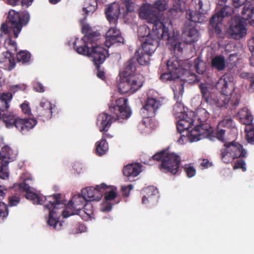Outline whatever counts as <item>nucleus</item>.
Segmentation results:
<instances>
[{
    "label": "nucleus",
    "instance_id": "1",
    "mask_svg": "<svg viewBox=\"0 0 254 254\" xmlns=\"http://www.w3.org/2000/svg\"><path fill=\"white\" fill-rule=\"evenodd\" d=\"M190 116L188 114L184 113L182 118L178 122L177 128L182 134L179 141L184 137H187L190 142H193L210 135L212 128L207 123L209 114L205 109H198L195 113H190Z\"/></svg>",
    "mask_w": 254,
    "mask_h": 254
},
{
    "label": "nucleus",
    "instance_id": "2",
    "mask_svg": "<svg viewBox=\"0 0 254 254\" xmlns=\"http://www.w3.org/2000/svg\"><path fill=\"white\" fill-rule=\"evenodd\" d=\"M81 31L84 35L80 40H75L73 47L79 54L91 58L96 67H99L108 56V51L98 44L101 35L88 24L83 25Z\"/></svg>",
    "mask_w": 254,
    "mask_h": 254
},
{
    "label": "nucleus",
    "instance_id": "3",
    "mask_svg": "<svg viewBox=\"0 0 254 254\" xmlns=\"http://www.w3.org/2000/svg\"><path fill=\"white\" fill-rule=\"evenodd\" d=\"M140 18L146 20L148 23H152L154 32L161 31V37L168 40L169 50L176 56L182 54L183 51L184 44L180 40L179 34L174 31H170L164 23L160 19V13L154 9L150 4H143L139 10Z\"/></svg>",
    "mask_w": 254,
    "mask_h": 254
},
{
    "label": "nucleus",
    "instance_id": "4",
    "mask_svg": "<svg viewBox=\"0 0 254 254\" xmlns=\"http://www.w3.org/2000/svg\"><path fill=\"white\" fill-rule=\"evenodd\" d=\"M25 196L26 198L33 200V203L37 202L43 205L44 210L47 209L49 211V219L47 223L56 230H60L62 228V224L59 221L61 215L64 218H66L74 214V213H70L68 210H61V209L64 207V204L61 202L60 193L41 196L30 191L27 192Z\"/></svg>",
    "mask_w": 254,
    "mask_h": 254
},
{
    "label": "nucleus",
    "instance_id": "5",
    "mask_svg": "<svg viewBox=\"0 0 254 254\" xmlns=\"http://www.w3.org/2000/svg\"><path fill=\"white\" fill-rule=\"evenodd\" d=\"M190 8L186 11V22L183 31V36L187 44L194 43L198 40V31L195 24L205 20L204 15L210 9V5L206 0H192Z\"/></svg>",
    "mask_w": 254,
    "mask_h": 254
},
{
    "label": "nucleus",
    "instance_id": "6",
    "mask_svg": "<svg viewBox=\"0 0 254 254\" xmlns=\"http://www.w3.org/2000/svg\"><path fill=\"white\" fill-rule=\"evenodd\" d=\"M233 81V77L231 73L223 74L216 84V87L220 93L211 95L210 102L207 104L218 108L235 109L239 104L241 95L237 93H232L234 90Z\"/></svg>",
    "mask_w": 254,
    "mask_h": 254
},
{
    "label": "nucleus",
    "instance_id": "7",
    "mask_svg": "<svg viewBox=\"0 0 254 254\" xmlns=\"http://www.w3.org/2000/svg\"><path fill=\"white\" fill-rule=\"evenodd\" d=\"M127 99L124 97L110 101L108 106L111 115L102 113L97 117L96 125L100 131L106 132L113 122L120 119H127L130 117L131 111L127 106Z\"/></svg>",
    "mask_w": 254,
    "mask_h": 254
},
{
    "label": "nucleus",
    "instance_id": "8",
    "mask_svg": "<svg viewBox=\"0 0 254 254\" xmlns=\"http://www.w3.org/2000/svg\"><path fill=\"white\" fill-rule=\"evenodd\" d=\"M137 63L135 58L127 61L119 73L120 79L118 84L119 92L121 94H133L143 85V76L136 72Z\"/></svg>",
    "mask_w": 254,
    "mask_h": 254
},
{
    "label": "nucleus",
    "instance_id": "9",
    "mask_svg": "<svg viewBox=\"0 0 254 254\" xmlns=\"http://www.w3.org/2000/svg\"><path fill=\"white\" fill-rule=\"evenodd\" d=\"M161 162L158 168L164 173L175 175L179 172L181 163V158L178 154L163 150L156 152L152 158L143 162L147 165H152L153 161Z\"/></svg>",
    "mask_w": 254,
    "mask_h": 254
},
{
    "label": "nucleus",
    "instance_id": "10",
    "mask_svg": "<svg viewBox=\"0 0 254 254\" xmlns=\"http://www.w3.org/2000/svg\"><path fill=\"white\" fill-rule=\"evenodd\" d=\"M7 19L14 38H17L22 27L29 22L30 15L27 11H23L20 13L14 10L10 9L8 12Z\"/></svg>",
    "mask_w": 254,
    "mask_h": 254
},
{
    "label": "nucleus",
    "instance_id": "11",
    "mask_svg": "<svg viewBox=\"0 0 254 254\" xmlns=\"http://www.w3.org/2000/svg\"><path fill=\"white\" fill-rule=\"evenodd\" d=\"M225 148L221 150V159L225 163H229L236 158H243L247 156V151L241 144L231 142L224 144Z\"/></svg>",
    "mask_w": 254,
    "mask_h": 254
},
{
    "label": "nucleus",
    "instance_id": "12",
    "mask_svg": "<svg viewBox=\"0 0 254 254\" xmlns=\"http://www.w3.org/2000/svg\"><path fill=\"white\" fill-rule=\"evenodd\" d=\"M233 12L234 9L231 6L225 5L214 14L209 21L208 27L210 34L220 36L222 29L219 25L221 24L223 18L231 15Z\"/></svg>",
    "mask_w": 254,
    "mask_h": 254
},
{
    "label": "nucleus",
    "instance_id": "13",
    "mask_svg": "<svg viewBox=\"0 0 254 254\" xmlns=\"http://www.w3.org/2000/svg\"><path fill=\"white\" fill-rule=\"evenodd\" d=\"M240 122L246 125L245 131L249 143L254 144V125L252 123L254 119L251 111L247 107L241 109L238 113Z\"/></svg>",
    "mask_w": 254,
    "mask_h": 254
},
{
    "label": "nucleus",
    "instance_id": "14",
    "mask_svg": "<svg viewBox=\"0 0 254 254\" xmlns=\"http://www.w3.org/2000/svg\"><path fill=\"white\" fill-rule=\"evenodd\" d=\"M157 32H154V30H152L147 36L142 37V50L145 53L151 55L159 46V41L161 39L163 40L161 37V31L157 30ZM165 40L168 41L167 39ZM168 47L169 49V47Z\"/></svg>",
    "mask_w": 254,
    "mask_h": 254
},
{
    "label": "nucleus",
    "instance_id": "15",
    "mask_svg": "<svg viewBox=\"0 0 254 254\" xmlns=\"http://www.w3.org/2000/svg\"><path fill=\"white\" fill-rule=\"evenodd\" d=\"M246 21L243 18V16H235L231 20L229 31L234 39H239L246 35L247 29L245 27Z\"/></svg>",
    "mask_w": 254,
    "mask_h": 254
},
{
    "label": "nucleus",
    "instance_id": "16",
    "mask_svg": "<svg viewBox=\"0 0 254 254\" xmlns=\"http://www.w3.org/2000/svg\"><path fill=\"white\" fill-rule=\"evenodd\" d=\"M183 61H179L177 57H173L167 62L168 70L174 72V74H177L179 77L181 75H190L194 78V80H197V76L195 73L191 72L190 70L183 67Z\"/></svg>",
    "mask_w": 254,
    "mask_h": 254
},
{
    "label": "nucleus",
    "instance_id": "17",
    "mask_svg": "<svg viewBox=\"0 0 254 254\" xmlns=\"http://www.w3.org/2000/svg\"><path fill=\"white\" fill-rule=\"evenodd\" d=\"M108 189V186L102 183L96 186V188L92 187L86 188L82 190L81 193L84 196H86L87 201H99L101 199L104 191Z\"/></svg>",
    "mask_w": 254,
    "mask_h": 254
},
{
    "label": "nucleus",
    "instance_id": "18",
    "mask_svg": "<svg viewBox=\"0 0 254 254\" xmlns=\"http://www.w3.org/2000/svg\"><path fill=\"white\" fill-rule=\"evenodd\" d=\"M161 106L160 99L148 97L142 108L144 117L150 118L154 116L158 109Z\"/></svg>",
    "mask_w": 254,
    "mask_h": 254
},
{
    "label": "nucleus",
    "instance_id": "19",
    "mask_svg": "<svg viewBox=\"0 0 254 254\" xmlns=\"http://www.w3.org/2000/svg\"><path fill=\"white\" fill-rule=\"evenodd\" d=\"M124 38L121 35V32L116 26L109 28L106 34V46L110 47L116 43H123Z\"/></svg>",
    "mask_w": 254,
    "mask_h": 254
},
{
    "label": "nucleus",
    "instance_id": "20",
    "mask_svg": "<svg viewBox=\"0 0 254 254\" xmlns=\"http://www.w3.org/2000/svg\"><path fill=\"white\" fill-rule=\"evenodd\" d=\"M37 123V120L33 118H18L15 125V127L22 134H25L32 129Z\"/></svg>",
    "mask_w": 254,
    "mask_h": 254
},
{
    "label": "nucleus",
    "instance_id": "21",
    "mask_svg": "<svg viewBox=\"0 0 254 254\" xmlns=\"http://www.w3.org/2000/svg\"><path fill=\"white\" fill-rule=\"evenodd\" d=\"M141 172V165L140 163H132L125 166L123 169V173L130 182L137 177Z\"/></svg>",
    "mask_w": 254,
    "mask_h": 254
},
{
    "label": "nucleus",
    "instance_id": "22",
    "mask_svg": "<svg viewBox=\"0 0 254 254\" xmlns=\"http://www.w3.org/2000/svg\"><path fill=\"white\" fill-rule=\"evenodd\" d=\"M86 197L83 196L82 194L75 195L73 196L72 199L68 202L67 205L70 208L79 210L81 209H86L87 207H91L90 204L86 203Z\"/></svg>",
    "mask_w": 254,
    "mask_h": 254
},
{
    "label": "nucleus",
    "instance_id": "23",
    "mask_svg": "<svg viewBox=\"0 0 254 254\" xmlns=\"http://www.w3.org/2000/svg\"><path fill=\"white\" fill-rule=\"evenodd\" d=\"M15 60L13 55L3 52L0 55V67L11 71L15 67Z\"/></svg>",
    "mask_w": 254,
    "mask_h": 254
},
{
    "label": "nucleus",
    "instance_id": "24",
    "mask_svg": "<svg viewBox=\"0 0 254 254\" xmlns=\"http://www.w3.org/2000/svg\"><path fill=\"white\" fill-rule=\"evenodd\" d=\"M120 13V7L118 5L112 4L110 5L105 11V14L110 24L116 25Z\"/></svg>",
    "mask_w": 254,
    "mask_h": 254
},
{
    "label": "nucleus",
    "instance_id": "25",
    "mask_svg": "<svg viewBox=\"0 0 254 254\" xmlns=\"http://www.w3.org/2000/svg\"><path fill=\"white\" fill-rule=\"evenodd\" d=\"M243 18L245 21L251 20L249 23L254 26V6L253 3L247 2L242 11Z\"/></svg>",
    "mask_w": 254,
    "mask_h": 254
},
{
    "label": "nucleus",
    "instance_id": "26",
    "mask_svg": "<svg viewBox=\"0 0 254 254\" xmlns=\"http://www.w3.org/2000/svg\"><path fill=\"white\" fill-rule=\"evenodd\" d=\"M12 98V95L10 93H4L0 95V118L2 112L6 111L9 107V103Z\"/></svg>",
    "mask_w": 254,
    "mask_h": 254
},
{
    "label": "nucleus",
    "instance_id": "27",
    "mask_svg": "<svg viewBox=\"0 0 254 254\" xmlns=\"http://www.w3.org/2000/svg\"><path fill=\"white\" fill-rule=\"evenodd\" d=\"M17 117L13 113H3L1 116L0 119H2L3 122L5 123V126L7 127H15L16 122L18 120Z\"/></svg>",
    "mask_w": 254,
    "mask_h": 254
},
{
    "label": "nucleus",
    "instance_id": "28",
    "mask_svg": "<svg viewBox=\"0 0 254 254\" xmlns=\"http://www.w3.org/2000/svg\"><path fill=\"white\" fill-rule=\"evenodd\" d=\"M211 66L218 71H222L225 68L226 62L223 56H216L211 60Z\"/></svg>",
    "mask_w": 254,
    "mask_h": 254
},
{
    "label": "nucleus",
    "instance_id": "29",
    "mask_svg": "<svg viewBox=\"0 0 254 254\" xmlns=\"http://www.w3.org/2000/svg\"><path fill=\"white\" fill-rule=\"evenodd\" d=\"M97 5L96 0H85L83 11L86 15L92 14L97 9Z\"/></svg>",
    "mask_w": 254,
    "mask_h": 254
},
{
    "label": "nucleus",
    "instance_id": "30",
    "mask_svg": "<svg viewBox=\"0 0 254 254\" xmlns=\"http://www.w3.org/2000/svg\"><path fill=\"white\" fill-rule=\"evenodd\" d=\"M136 61L141 65L147 64L149 61L151 55L145 53L142 49H139L135 52Z\"/></svg>",
    "mask_w": 254,
    "mask_h": 254
},
{
    "label": "nucleus",
    "instance_id": "31",
    "mask_svg": "<svg viewBox=\"0 0 254 254\" xmlns=\"http://www.w3.org/2000/svg\"><path fill=\"white\" fill-rule=\"evenodd\" d=\"M108 143L104 139H101L96 143V154L98 156L105 154L108 150Z\"/></svg>",
    "mask_w": 254,
    "mask_h": 254
},
{
    "label": "nucleus",
    "instance_id": "32",
    "mask_svg": "<svg viewBox=\"0 0 254 254\" xmlns=\"http://www.w3.org/2000/svg\"><path fill=\"white\" fill-rule=\"evenodd\" d=\"M5 47L7 51L4 53H9L10 55H14V53L17 51V45L16 42L12 40L11 37H9L5 42Z\"/></svg>",
    "mask_w": 254,
    "mask_h": 254
},
{
    "label": "nucleus",
    "instance_id": "33",
    "mask_svg": "<svg viewBox=\"0 0 254 254\" xmlns=\"http://www.w3.org/2000/svg\"><path fill=\"white\" fill-rule=\"evenodd\" d=\"M38 118L43 121L51 119L52 116V111L38 107L37 110Z\"/></svg>",
    "mask_w": 254,
    "mask_h": 254
},
{
    "label": "nucleus",
    "instance_id": "34",
    "mask_svg": "<svg viewBox=\"0 0 254 254\" xmlns=\"http://www.w3.org/2000/svg\"><path fill=\"white\" fill-rule=\"evenodd\" d=\"M16 59L18 62L27 64L30 62L31 54L26 50H22L17 53Z\"/></svg>",
    "mask_w": 254,
    "mask_h": 254
},
{
    "label": "nucleus",
    "instance_id": "35",
    "mask_svg": "<svg viewBox=\"0 0 254 254\" xmlns=\"http://www.w3.org/2000/svg\"><path fill=\"white\" fill-rule=\"evenodd\" d=\"M152 6L154 9L159 12L160 18L162 16L161 12L167 9L168 3L166 0H156Z\"/></svg>",
    "mask_w": 254,
    "mask_h": 254
},
{
    "label": "nucleus",
    "instance_id": "36",
    "mask_svg": "<svg viewBox=\"0 0 254 254\" xmlns=\"http://www.w3.org/2000/svg\"><path fill=\"white\" fill-rule=\"evenodd\" d=\"M199 87L203 99L206 103H208V102H210L211 95H213V94L210 93L208 90L207 85L205 84L200 83L199 85Z\"/></svg>",
    "mask_w": 254,
    "mask_h": 254
},
{
    "label": "nucleus",
    "instance_id": "37",
    "mask_svg": "<svg viewBox=\"0 0 254 254\" xmlns=\"http://www.w3.org/2000/svg\"><path fill=\"white\" fill-rule=\"evenodd\" d=\"M240 77L250 81L249 90L251 92H253L254 91V74L251 72H243L241 73Z\"/></svg>",
    "mask_w": 254,
    "mask_h": 254
},
{
    "label": "nucleus",
    "instance_id": "38",
    "mask_svg": "<svg viewBox=\"0 0 254 254\" xmlns=\"http://www.w3.org/2000/svg\"><path fill=\"white\" fill-rule=\"evenodd\" d=\"M180 78L177 74L168 70L167 72L161 73L160 79L163 82L172 81Z\"/></svg>",
    "mask_w": 254,
    "mask_h": 254
},
{
    "label": "nucleus",
    "instance_id": "39",
    "mask_svg": "<svg viewBox=\"0 0 254 254\" xmlns=\"http://www.w3.org/2000/svg\"><path fill=\"white\" fill-rule=\"evenodd\" d=\"M193 69L199 74H202L205 70V64L199 58H197L194 61Z\"/></svg>",
    "mask_w": 254,
    "mask_h": 254
},
{
    "label": "nucleus",
    "instance_id": "40",
    "mask_svg": "<svg viewBox=\"0 0 254 254\" xmlns=\"http://www.w3.org/2000/svg\"><path fill=\"white\" fill-rule=\"evenodd\" d=\"M219 126L229 128L234 127V124L232 117L230 115L225 116L223 119L219 123Z\"/></svg>",
    "mask_w": 254,
    "mask_h": 254
},
{
    "label": "nucleus",
    "instance_id": "41",
    "mask_svg": "<svg viewBox=\"0 0 254 254\" xmlns=\"http://www.w3.org/2000/svg\"><path fill=\"white\" fill-rule=\"evenodd\" d=\"M9 154L6 151L5 148H2L0 152V168L4 164L8 165L9 159Z\"/></svg>",
    "mask_w": 254,
    "mask_h": 254
},
{
    "label": "nucleus",
    "instance_id": "42",
    "mask_svg": "<svg viewBox=\"0 0 254 254\" xmlns=\"http://www.w3.org/2000/svg\"><path fill=\"white\" fill-rule=\"evenodd\" d=\"M173 7L169 9V12L173 14L182 11L180 0H174Z\"/></svg>",
    "mask_w": 254,
    "mask_h": 254
},
{
    "label": "nucleus",
    "instance_id": "43",
    "mask_svg": "<svg viewBox=\"0 0 254 254\" xmlns=\"http://www.w3.org/2000/svg\"><path fill=\"white\" fill-rule=\"evenodd\" d=\"M8 200L9 206H15L20 202V198L18 195H11L8 196Z\"/></svg>",
    "mask_w": 254,
    "mask_h": 254
},
{
    "label": "nucleus",
    "instance_id": "44",
    "mask_svg": "<svg viewBox=\"0 0 254 254\" xmlns=\"http://www.w3.org/2000/svg\"><path fill=\"white\" fill-rule=\"evenodd\" d=\"M8 214V207L6 204L0 202V218H4Z\"/></svg>",
    "mask_w": 254,
    "mask_h": 254
},
{
    "label": "nucleus",
    "instance_id": "45",
    "mask_svg": "<svg viewBox=\"0 0 254 254\" xmlns=\"http://www.w3.org/2000/svg\"><path fill=\"white\" fill-rule=\"evenodd\" d=\"M135 1V0H123V3L126 6L128 12L133 11Z\"/></svg>",
    "mask_w": 254,
    "mask_h": 254
},
{
    "label": "nucleus",
    "instance_id": "46",
    "mask_svg": "<svg viewBox=\"0 0 254 254\" xmlns=\"http://www.w3.org/2000/svg\"><path fill=\"white\" fill-rule=\"evenodd\" d=\"M135 1V0H123V3L126 6L128 12L133 11Z\"/></svg>",
    "mask_w": 254,
    "mask_h": 254
},
{
    "label": "nucleus",
    "instance_id": "47",
    "mask_svg": "<svg viewBox=\"0 0 254 254\" xmlns=\"http://www.w3.org/2000/svg\"><path fill=\"white\" fill-rule=\"evenodd\" d=\"M184 171L189 178L193 177L196 173L195 169L192 166L186 165L184 167Z\"/></svg>",
    "mask_w": 254,
    "mask_h": 254
},
{
    "label": "nucleus",
    "instance_id": "48",
    "mask_svg": "<svg viewBox=\"0 0 254 254\" xmlns=\"http://www.w3.org/2000/svg\"><path fill=\"white\" fill-rule=\"evenodd\" d=\"M106 190L103 192L105 194L104 198L106 200H112L116 197L117 193L114 190H111L109 192H106Z\"/></svg>",
    "mask_w": 254,
    "mask_h": 254
},
{
    "label": "nucleus",
    "instance_id": "49",
    "mask_svg": "<svg viewBox=\"0 0 254 254\" xmlns=\"http://www.w3.org/2000/svg\"><path fill=\"white\" fill-rule=\"evenodd\" d=\"M8 165L4 164V166H2L0 168V178L2 179H5L8 177Z\"/></svg>",
    "mask_w": 254,
    "mask_h": 254
},
{
    "label": "nucleus",
    "instance_id": "50",
    "mask_svg": "<svg viewBox=\"0 0 254 254\" xmlns=\"http://www.w3.org/2000/svg\"><path fill=\"white\" fill-rule=\"evenodd\" d=\"M173 111L175 114L183 113L184 112V108L181 103L177 102L173 107Z\"/></svg>",
    "mask_w": 254,
    "mask_h": 254
},
{
    "label": "nucleus",
    "instance_id": "51",
    "mask_svg": "<svg viewBox=\"0 0 254 254\" xmlns=\"http://www.w3.org/2000/svg\"><path fill=\"white\" fill-rule=\"evenodd\" d=\"M39 107L51 111L53 108L51 102L46 99H43L41 101Z\"/></svg>",
    "mask_w": 254,
    "mask_h": 254
},
{
    "label": "nucleus",
    "instance_id": "52",
    "mask_svg": "<svg viewBox=\"0 0 254 254\" xmlns=\"http://www.w3.org/2000/svg\"><path fill=\"white\" fill-rule=\"evenodd\" d=\"M245 165L246 163L245 162V161L243 160L242 158L241 159L238 160L236 162L234 166V169H241L243 171H245L246 170Z\"/></svg>",
    "mask_w": 254,
    "mask_h": 254
},
{
    "label": "nucleus",
    "instance_id": "53",
    "mask_svg": "<svg viewBox=\"0 0 254 254\" xmlns=\"http://www.w3.org/2000/svg\"><path fill=\"white\" fill-rule=\"evenodd\" d=\"M133 189L132 185H129L127 187H123L122 189V193L124 196L127 197L129 196L130 191Z\"/></svg>",
    "mask_w": 254,
    "mask_h": 254
},
{
    "label": "nucleus",
    "instance_id": "54",
    "mask_svg": "<svg viewBox=\"0 0 254 254\" xmlns=\"http://www.w3.org/2000/svg\"><path fill=\"white\" fill-rule=\"evenodd\" d=\"M1 34H3L4 35H7L9 36V28L8 24L5 23H3L0 28Z\"/></svg>",
    "mask_w": 254,
    "mask_h": 254
},
{
    "label": "nucleus",
    "instance_id": "55",
    "mask_svg": "<svg viewBox=\"0 0 254 254\" xmlns=\"http://www.w3.org/2000/svg\"><path fill=\"white\" fill-rule=\"evenodd\" d=\"M18 187L20 190L25 191L26 193L31 191V188L25 182L19 184Z\"/></svg>",
    "mask_w": 254,
    "mask_h": 254
},
{
    "label": "nucleus",
    "instance_id": "56",
    "mask_svg": "<svg viewBox=\"0 0 254 254\" xmlns=\"http://www.w3.org/2000/svg\"><path fill=\"white\" fill-rule=\"evenodd\" d=\"M34 90L39 92H44L45 91L44 86L40 82L35 83L33 85Z\"/></svg>",
    "mask_w": 254,
    "mask_h": 254
},
{
    "label": "nucleus",
    "instance_id": "57",
    "mask_svg": "<svg viewBox=\"0 0 254 254\" xmlns=\"http://www.w3.org/2000/svg\"><path fill=\"white\" fill-rule=\"evenodd\" d=\"M21 108L23 112L26 115H29L31 112L30 108L28 104L23 103L21 105Z\"/></svg>",
    "mask_w": 254,
    "mask_h": 254
},
{
    "label": "nucleus",
    "instance_id": "58",
    "mask_svg": "<svg viewBox=\"0 0 254 254\" xmlns=\"http://www.w3.org/2000/svg\"><path fill=\"white\" fill-rule=\"evenodd\" d=\"M247 0H233V4L235 7H239L244 5Z\"/></svg>",
    "mask_w": 254,
    "mask_h": 254
},
{
    "label": "nucleus",
    "instance_id": "59",
    "mask_svg": "<svg viewBox=\"0 0 254 254\" xmlns=\"http://www.w3.org/2000/svg\"><path fill=\"white\" fill-rule=\"evenodd\" d=\"M225 130L224 129H220L216 133L217 138L220 141H224V135Z\"/></svg>",
    "mask_w": 254,
    "mask_h": 254
},
{
    "label": "nucleus",
    "instance_id": "60",
    "mask_svg": "<svg viewBox=\"0 0 254 254\" xmlns=\"http://www.w3.org/2000/svg\"><path fill=\"white\" fill-rule=\"evenodd\" d=\"M97 69V76L99 78L105 80L106 78V76L105 75V72L100 69V65H99V67H96Z\"/></svg>",
    "mask_w": 254,
    "mask_h": 254
},
{
    "label": "nucleus",
    "instance_id": "61",
    "mask_svg": "<svg viewBox=\"0 0 254 254\" xmlns=\"http://www.w3.org/2000/svg\"><path fill=\"white\" fill-rule=\"evenodd\" d=\"M33 1V0H21V4L22 6L28 7L32 4Z\"/></svg>",
    "mask_w": 254,
    "mask_h": 254
},
{
    "label": "nucleus",
    "instance_id": "62",
    "mask_svg": "<svg viewBox=\"0 0 254 254\" xmlns=\"http://www.w3.org/2000/svg\"><path fill=\"white\" fill-rule=\"evenodd\" d=\"M201 166L203 167L204 169L208 168L209 166H211V164L208 161V160L206 159H203L202 162L201 163Z\"/></svg>",
    "mask_w": 254,
    "mask_h": 254
},
{
    "label": "nucleus",
    "instance_id": "63",
    "mask_svg": "<svg viewBox=\"0 0 254 254\" xmlns=\"http://www.w3.org/2000/svg\"><path fill=\"white\" fill-rule=\"evenodd\" d=\"M7 4L12 6L18 4L20 0H3Z\"/></svg>",
    "mask_w": 254,
    "mask_h": 254
},
{
    "label": "nucleus",
    "instance_id": "64",
    "mask_svg": "<svg viewBox=\"0 0 254 254\" xmlns=\"http://www.w3.org/2000/svg\"><path fill=\"white\" fill-rule=\"evenodd\" d=\"M6 191L7 189L0 185V199H2L4 197Z\"/></svg>",
    "mask_w": 254,
    "mask_h": 254
}]
</instances>
